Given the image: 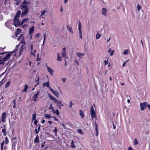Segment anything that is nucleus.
I'll return each instance as SVG.
<instances>
[{"label":"nucleus","mask_w":150,"mask_h":150,"mask_svg":"<svg viewBox=\"0 0 150 150\" xmlns=\"http://www.w3.org/2000/svg\"><path fill=\"white\" fill-rule=\"evenodd\" d=\"M39 142V136L38 135L36 136L35 138L34 139V142L38 143Z\"/></svg>","instance_id":"18"},{"label":"nucleus","mask_w":150,"mask_h":150,"mask_svg":"<svg viewBox=\"0 0 150 150\" xmlns=\"http://www.w3.org/2000/svg\"><path fill=\"white\" fill-rule=\"evenodd\" d=\"M9 52H4L0 53V55L4 54H5L8 53Z\"/></svg>","instance_id":"46"},{"label":"nucleus","mask_w":150,"mask_h":150,"mask_svg":"<svg viewBox=\"0 0 150 150\" xmlns=\"http://www.w3.org/2000/svg\"><path fill=\"white\" fill-rule=\"evenodd\" d=\"M46 12V10H44L43 11H41V14L40 17V18L41 16L44 15H45V13Z\"/></svg>","instance_id":"26"},{"label":"nucleus","mask_w":150,"mask_h":150,"mask_svg":"<svg viewBox=\"0 0 150 150\" xmlns=\"http://www.w3.org/2000/svg\"><path fill=\"white\" fill-rule=\"evenodd\" d=\"M24 37H23V38L21 40V43L23 44H25V42L24 40Z\"/></svg>","instance_id":"40"},{"label":"nucleus","mask_w":150,"mask_h":150,"mask_svg":"<svg viewBox=\"0 0 150 150\" xmlns=\"http://www.w3.org/2000/svg\"><path fill=\"white\" fill-rule=\"evenodd\" d=\"M140 110H144V109L146 108L147 105H148V103L146 102L140 103Z\"/></svg>","instance_id":"5"},{"label":"nucleus","mask_w":150,"mask_h":150,"mask_svg":"<svg viewBox=\"0 0 150 150\" xmlns=\"http://www.w3.org/2000/svg\"><path fill=\"white\" fill-rule=\"evenodd\" d=\"M101 37V35L97 33L96 35V39H99Z\"/></svg>","instance_id":"34"},{"label":"nucleus","mask_w":150,"mask_h":150,"mask_svg":"<svg viewBox=\"0 0 150 150\" xmlns=\"http://www.w3.org/2000/svg\"><path fill=\"white\" fill-rule=\"evenodd\" d=\"M15 51H14V50L13 51H12V52H9L10 53H9V54H10L11 55V54L13 53L14 52H15Z\"/></svg>","instance_id":"63"},{"label":"nucleus","mask_w":150,"mask_h":150,"mask_svg":"<svg viewBox=\"0 0 150 150\" xmlns=\"http://www.w3.org/2000/svg\"><path fill=\"white\" fill-rule=\"evenodd\" d=\"M35 134H38V133L39 132V131H38L36 129H35Z\"/></svg>","instance_id":"49"},{"label":"nucleus","mask_w":150,"mask_h":150,"mask_svg":"<svg viewBox=\"0 0 150 150\" xmlns=\"http://www.w3.org/2000/svg\"><path fill=\"white\" fill-rule=\"evenodd\" d=\"M71 146L72 148H75L76 146L74 144L73 142V141L71 143Z\"/></svg>","instance_id":"37"},{"label":"nucleus","mask_w":150,"mask_h":150,"mask_svg":"<svg viewBox=\"0 0 150 150\" xmlns=\"http://www.w3.org/2000/svg\"><path fill=\"white\" fill-rule=\"evenodd\" d=\"M34 124H35V125L36 126H37V120H34Z\"/></svg>","instance_id":"50"},{"label":"nucleus","mask_w":150,"mask_h":150,"mask_svg":"<svg viewBox=\"0 0 150 150\" xmlns=\"http://www.w3.org/2000/svg\"><path fill=\"white\" fill-rule=\"evenodd\" d=\"M81 22L79 21V25H78V29L79 30V32L81 31Z\"/></svg>","instance_id":"20"},{"label":"nucleus","mask_w":150,"mask_h":150,"mask_svg":"<svg viewBox=\"0 0 150 150\" xmlns=\"http://www.w3.org/2000/svg\"><path fill=\"white\" fill-rule=\"evenodd\" d=\"M108 62V60H107V61L105 60L104 61V62L105 63V65H107V64Z\"/></svg>","instance_id":"59"},{"label":"nucleus","mask_w":150,"mask_h":150,"mask_svg":"<svg viewBox=\"0 0 150 150\" xmlns=\"http://www.w3.org/2000/svg\"><path fill=\"white\" fill-rule=\"evenodd\" d=\"M39 76H38V79L37 80H36L35 81V82H38L36 83V84L35 85V86H37L39 84Z\"/></svg>","instance_id":"32"},{"label":"nucleus","mask_w":150,"mask_h":150,"mask_svg":"<svg viewBox=\"0 0 150 150\" xmlns=\"http://www.w3.org/2000/svg\"><path fill=\"white\" fill-rule=\"evenodd\" d=\"M147 106L148 107V109H149L150 110V104L149 105H148Z\"/></svg>","instance_id":"64"},{"label":"nucleus","mask_w":150,"mask_h":150,"mask_svg":"<svg viewBox=\"0 0 150 150\" xmlns=\"http://www.w3.org/2000/svg\"><path fill=\"white\" fill-rule=\"evenodd\" d=\"M11 56V54H7L6 55V56L3 58H2L1 57V58H0V61L2 62H0V64H4L6 61L8 60Z\"/></svg>","instance_id":"2"},{"label":"nucleus","mask_w":150,"mask_h":150,"mask_svg":"<svg viewBox=\"0 0 150 150\" xmlns=\"http://www.w3.org/2000/svg\"><path fill=\"white\" fill-rule=\"evenodd\" d=\"M22 37V34H21L20 35V36H19V38H18V40H19V39H20Z\"/></svg>","instance_id":"58"},{"label":"nucleus","mask_w":150,"mask_h":150,"mask_svg":"<svg viewBox=\"0 0 150 150\" xmlns=\"http://www.w3.org/2000/svg\"><path fill=\"white\" fill-rule=\"evenodd\" d=\"M134 145H137L138 144V142L137 139L135 138L134 139Z\"/></svg>","instance_id":"31"},{"label":"nucleus","mask_w":150,"mask_h":150,"mask_svg":"<svg viewBox=\"0 0 150 150\" xmlns=\"http://www.w3.org/2000/svg\"><path fill=\"white\" fill-rule=\"evenodd\" d=\"M50 90L57 97H59V93L58 92L54 90L51 88H50Z\"/></svg>","instance_id":"8"},{"label":"nucleus","mask_w":150,"mask_h":150,"mask_svg":"<svg viewBox=\"0 0 150 150\" xmlns=\"http://www.w3.org/2000/svg\"><path fill=\"white\" fill-rule=\"evenodd\" d=\"M24 46V45H22L21 46V50L20 52V54L21 53V52L23 50V47Z\"/></svg>","instance_id":"45"},{"label":"nucleus","mask_w":150,"mask_h":150,"mask_svg":"<svg viewBox=\"0 0 150 150\" xmlns=\"http://www.w3.org/2000/svg\"><path fill=\"white\" fill-rule=\"evenodd\" d=\"M107 10L105 8H103L102 11V14L105 16H106Z\"/></svg>","instance_id":"15"},{"label":"nucleus","mask_w":150,"mask_h":150,"mask_svg":"<svg viewBox=\"0 0 150 150\" xmlns=\"http://www.w3.org/2000/svg\"><path fill=\"white\" fill-rule=\"evenodd\" d=\"M79 36H80V38L82 39V32L81 31L79 32Z\"/></svg>","instance_id":"44"},{"label":"nucleus","mask_w":150,"mask_h":150,"mask_svg":"<svg viewBox=\"0 0 150 150\" xmlns=\"http://www.w3.org/2000/svg\"><path fill=\"white\" fill-rule=\"evenodd\" d=\"M13 104H14V105H16V100L15 99H14L13 100Z\"/></svg>","instance_id":"55"},{"label":"nucleus","mask_w":150,"mask_h":150,"mask_svg":"<svg viewBox=\"0 0 150 150\" xmlns=\"http://www.w3.org/2000/svg\"><path fill=\"white\" fill-rule=\"evenodd\" d=\"M13 21L14 22L13 25L16 27H17L18 25H21V23L18 18H14Z\"/></svg>","instance_id":"4"},{"label":"nucleus","mask_w":150,"mask_h":150,"mask_svg":"<svg viewBox=\"0 0 150 150\" xmlns=\"http://www.w3.org/2000/svg\"><path fill=\"white\" fill-rule=\"evenodd\" d=\"M32 120H35V118L36 117V113L35 112V113L33 114L32 115Z\"/></svg>","instance_id":"33"},{"label":"nucleus","mask_w":150,"mask_h":150,"mask_svg":"<svg viewBox=\"0 0 150 150\" xmlns=\"http://www.w3.org/2000/svg\"><path fill=\"white\" fill-rule=\"evenodd\" d=\"M52 117L56 121L59 122L58 120L55 117H53V116H52Z\"/></svg>","instance_id":"54"},{"label":"nucleus","mask_w":150,"mask_h":150,"mask_svg":"<svg viewBox=\"0 0 150 150\" xmlns=\"http://www.w3.org/2000/svg\"><path fill=\"white\" fill-rule=\"evenodd\" d=\"M43 86H45L49 88L50 90V88H51L50 86L49 82L48 81H47V82L44 83H43Z\"/></svg>","instance_id":"16"},{"label":"nucleus","mask_w":150,"mask_h":150,"mask_svg":"<svg viewBox=\"0 0 150 150\" xmlns=\"http://www.w3.org/2000/svg\"><path fill=\"white\" fill-rule=\"evenodd\" d=\"M30 50H31V54L33 56H35V52H36L35 49H34V50H33V45H30Z\"/></svg>","instance_id":"9"},{"label":"nucleus","mask_w":150,"mask_h":150,"mask_svg":"<svg viewBox=\"0 0 150 150\" xmlns=\"http://www.w3.org/2000/svg\"><path fill=\"white\" fill-rule=\"evenodd\" d=\"M53 112L54 113H55L57 115H59V112L58 110H54L53 111Z\"/></svg>","instance_id":"28"},{"label":"nucleus","mask_w":150,"mask_h":150,"mask_svg":"<svg viewBox=\"0 0 150 150\" xmlns=\"http://www.w3.org/2000/svg\"><path fill=\"white\" fill-rule=\"evenodd\" d=\"M129 52V50H125L124 52H122V54H127Z\"/></svg>","instance_id":"30"},{"label":"nucleus","mask_w":150,"mask_h":150,"mask_svg":"<svg viewBox=\"0 0 150 150\" xmlns=\"http://www.w3.org/2000/svg\"><path fill=\"white\" fill-rule=\"evenodd\" d=\"M95 130H96V131H98V129L97 125L96 123V124Z\"/></svg>","instance_id":"51"},{"label":"nucleus","mask_w":150,"mask_h":150,"mask_svg":"<svg viewBox=\"0 0 150 150\" xmlns=\"http://www.w3.org/2000/svg\"><path fill=\"white\" fill-rule=\"evenodd\" d=\"M44 116L45 117L48 118H51L52 117V116H51V115H50L47 114H45L44 115Z\"/></svg>","instance_id":"22"},{"label":"nucleus","mask_w":150,"mask_h":150,"mask_svg":"<svg viewBox=\"0 0 150 150\" xmlns=\"http://www.w3.org/2000/svg\"><path fill=\"white\" fill-rule=\"evenodd\" d=\"M31 3L30 2L23 1L21 4L20 8L22 11V13L21 14V17H22L24 15L27 14L29 11V9L28 6Z\"/></svg>","instance_id":"1"},{"label":"nucleus","mask_w":150,"mask_h":150,"mask_svg":"<svg viewBox=\"0 0 150 150\" xmlns=\"http://www.w3.org/2000/svg\"><path fill=\"white\" fill-rule=\"evenodd\" d=\"M21 12L20 11H18L16 14V15L15 16L14 18H18L20 17V15L21 14Z\"/></svg>","instance_id":"14"},{"label":"nucleus","mask_w":150,"mask_h":150,"mask_svg":"<svg viewBox=\"0 0 150 150\" xmlns=\"http://www.w3.org/2000/svg\"><path fill=\"white\" fill-rule=\"evenodd\" d=\"M15 51H14V50L13 51H12V52H9L10 53H9V54H10L11 55V54L13 53L14 52H15Z\"/></svg>","instance_id":"62"},{"label":"nucleus","mask_w":150,"mask_h":150,"mask_svg":"<svg viewBox=\"0 0 150 150\" xmlns=\"http://www.w3.org/2000/svg\"><path fill=\"white\" fill-rule=\"evenodd\" d=\"M76 54L78 57L79 58H82L83 56L85 55V54L83 53V54L81 53L77 52Z\"/></svg>","instance_id":"12"},{"label":"nucleus","mask_w":150,"mask_h":150,"mask_svg":"<svg viewBox=\"0 0 150 150\" xmlns=\"http://www.w3.org/2000/svg\"><path fill=\"white\" fill-rule=\"evenodd\" d=\"M34 26L31 27L29 29V34L32 33L34 31Z\"/></svg>","instance_id":"21"},{"label":"nucleus","mask_w":150,"mask_h":150,"mask_svg":"<svg viewBox=\"0 0 150 150\" xmlns=\"http://www.w3.org/2000/svg\"><path fill=\"white\" fill-rule=\"evenodd\" d=\"M4 144V141H3L2 143L1 144V146H3Z\"/></svg>","instance_id":"57"},{"label":"nucleus","mask_w":150,"mask_h":150,"mask_svg":"<svg viewBox=\"0 0 150 150\" xmlns=\"http://www.w3.org/2000/svg\"><path fill=\"white\" fill-rule=\"evenodd\" d=\"M57 60L58 61H61L62 60L61 57L60 56L57 57Z\"/></svg>","instance_id":"43"},{"label":"nucleus","mask_w":150,"mask_h":150,"mask_svg":"<svg viewBox=\"0 0 150 150\" xmlns=\"http://www.w3.org/2000/svg\"><path fill=\"white\" fill-rule=\"evenodd\" d=\"M128 150H133L131 147H129Z\"/></svg>","instance_id":"60"},{"label":"nucleus","mask_w":150,"mask_h":150,"mask_svg":"<svg viewBox=\"0 0 150 150\" xmlns=\"http://www.w3.org/2000/svg\"><path fill=\"white\" fill-rule=\"evenodd\" d=\"M39 35H40L39 33H38V34L35 35V38L39 37Z\"/></svg>","instance_id":"56"},{"label":"nucleus","mask_w":150,"mask_h":150,"mask_svg":"<svg viewBox=\"0 0 150 150\" xmlns=\"http://www.w3.org/2000/svg\"><path fill=\"white\" fill-rule=\"evenodd\" d=\"M61 79H62V81H63V82L64 83V82H65L66 80V78H62Z\"/></svg>","instance_id":"47"},{"label":"nucleus","mask_w":150,"mask_h":150,"mask_svg":"<svg viewBox=\"0 0 150 150\" xmlns=\"http://www.w3.org/2000/svg\"><path fill=\"white\" fill-rule=\"evenodd\" d=\"M90 114L91 115L92 120L94 118L96 119V116L95 112V110L92 106L91 107Z\"/></svg>","instance_id":"3"},{"label":"nucleus","mask_w":150,"mask_h":150,"mask_svg":"<svg viewBox=\"0 0 150 150\" xmlns=\"http://www.w3.org/2000/svg\"><path fill=\"white\" fill-rule=\"evenodd\" d=\"M6 112H4L2 113L1 116V121L2 122H5V120L6 119Z\"/></svg>","instance_id":"10"},{"label":"nucleus","mask_w":150,"mask_h":150,"mask_svg":"<svg viewBox=\"0 0 150 150\" xmlns=\"http://www.w3.org/2000/svg\"><path fill=\"white\" fill-rule=\"evenodd\" d=\"M10 81H8L6 83L5 86V87L6 88H7L10 85Z\"/></svg>","instance_id":"35"},{"label":"nucleus","mask_w":150,"mask_h":150,"mask_svg":"<svg viewBox=\"0 0 150 150\" xmlns=\"http://www.w3.org/2000/svg\"><path fill=\"white\" fill-rule=\"evenodd\" d=\"M79 115L82 118H83L84 117V115L83 113L82 110H79Z\"/></svg>","instance_id":"19"},{"label":"nucleus","mask_w":150,"mask_h":150,"mask_svg":"<svg viewBox=\"0 0 150 150\" xmlns=\"http://www.w3.org/2000/svg\"><path fill=\"white\" fill-rule=\"evenodd\" d=\"M54 103H57V106L60 109H61V107L64 105L62 103L61 101L59 100L58 99Z\"/></svg>","instance_id":"6"},{"label":"nucleus","mask_w":150,"mask_h":150,"mask_svg":"<svg viewBox=\"0 0 150 150\" xmlns=\"http://www.w3.org/2000/svg\"><path fill=\"white\" fill-rule=\"evenodd\" d=\"M43 37H44V40H43V44L44 43L45 40L46 38V34H45L43 35Z\"/></svg>","instance_id":"42"},{"label":"nucleus","mask_w":150,"mask_h":150,"mask_svg":"<svg viewBox=\"0 0 150 150\" xmlns=\"http://www.w3.org/2000/svg\"><path fill=\"white\" fill-rule=\"evenodd\" d=\"M72 107V103L71 101L69 103V107L70 108H71Z\"/></svg>","instance_id":"48"},{"label":"nucleus","mask_w":150,"mask_h":150,"mask_svg":"<svg viewBox=\"0 0 150 150\" xmlns=\"http://www.w3.org/2000/svg\"><path fill=\"white\" fill-rule=\"evenodd\" d=\"M21 30L20 29L18 28L17 29V31H16L15 33L16 37H18V35L21 32Z\"/></svg>","instance_id":"17"},{"label":"nucleus","mask_w":150,"mask_h":150,"mask_svg":"<svg viewBox=\"0 0 150 150\" xmlns=\"http://www.w3.org/2000/svg\"><path fill=\"white\" fill-rule=\"evenodd\" d=\"M28 88V86L27 85L25 84V87H24V89L23 90V92H26L27 91V89Z\"/></svg>","instance_id":"24"},{"label":"nucleus","mask_w":150,"mask_h":150,"mask_svg":"<svg viewBox=\"0 0 150 150\" xmlns=\"http://www.w3.org/2000/svg\"><path fill=\"white\" fill-rule=\"evenodd\" d=\"M141 8V6L139 5V4H137V8L138 11H139L140 9Z\"/></svg>","instance_id":"39"},{"label":"nucleus","mask_w":150,"mask_h":150,"mask_svg":"<svg viewBox=\"0 0 150 150\" xmlns=\"http://www.w3.org/2000/svg\"><path fill=\"white\" fill-rule=\"evenodd\" d=\"M128 61V60H127L126 62H124L123 63V65H122L123 67H124L125 66V65L126 64V62H127Z\"/></svg>","instance_id":"61"},{"label":"nucleus","mask_w":150,"mask_h":150,"mask_svg":"<svg viewBox=\"0 0 150 150\" xmlns=\"http://www.w3.org/2000/svg\"><path fill=\"white\" fill-rule=\"evenodd\" d=\"M48 96L51 100H53V102L54 103L57 100V99H56L50 93H48Z\"/></svg>","instance_id":"13"},{"label":"nucleus","mask_w":150,"mask_h":150,"mask_svg":"<svg viewBox=\"0 0 150 150\" xmlns=\"http://www.w3.org/2000/svg\"><path fill=\"white\" fill-rule=\"evenodd\" d=\"M108 52L110 54V56H112L114 53V50L111 51V49H110L108 51Z\"/></svg>","instance_id":"29"},{"label":"nucleus","mask_w":150,"mask_h":150,"mask_svg":"<svg viewBox=\"0 0 150 150\" xmlns=\"http://www.w3.org/2000/svg\"><path fill=\"white\" fill-rule=\"evenodd\" d=\"M76 131H77V132H78V133H80L82 134H83L82 132V131L81 130V129H77Z\"/></svg>","instance_id":"36"},{"label":"nucleus","mask_w":150,"mask_h":150,"mask_svg":"<svg viewBox=\"0 0 150 150\" xmlns=\"http://www.w3.org/2000/svg\"><path fill=\"white\" fill-rule=\"evenodd\" d=\"M47 71L50 73L51 75H53L54 71L51 68L48 67L47 65L46 66Z\"/></svg>","instance_id":"11"},{"label":"nucleus","mask_w":150,"mask_h":150,"mask_svg":"<svg viewBox=\"0 0 150 150\" xmlns=\"http://www.w3.org/2000/svg\"><path fill=\"white\" fill-rule=\"evenodd\" d=\"M49 109L53 111L54 110L53 107L52 106V104H50L49 107Z\"/></svg>","instance_id":"41"},{"label":"nucleus","mask_w":150,"mask_h":150,"mask_svg":"<svg viewBox=\"0 0 150 150\" xmlns=\"http://www.w3.org/2000/svg\"><path fill=\"white\" fill-rule=\"evenodd\" d=\"M40 93V91H38L36 93L34 94L33 97H32V100H33L35 102H36L38 98V96L39 95V94Z\"/></svg>","instance_id":"7"},{"label":"nucleus","mask_w":150,"mask_h":150,"mask_svg":"<svg viewBox=\"0 0 150 150\" xmlns=\"http://www.w3.org/2000/svg\"><path fill=\"white\" fill-rule=\"evenodd\" d=\"M67 29L70 32H71L72 33H73V31H72L71 28L69 26L67 25Z\"/></svg>","instance_id":"27"},{"label":"nucleus","mask_w":150,"mask_h":150,"mask_svg":"<svg viewBox=\"0 0 150 150\" xmlns=\"http://www.w3.org/2000/svg\"><path fill=\"white\" fill-rule=\"evenodd\" d=\"M1 130L2 132L4 133L6 132V129H2Z\"/></svg>","instance_id":"53"},{"label":"nucleus","mask_w":150,"mask_h":150,"mask_svg":"<svg viewBox=\"0 0 150 150\" xmlns=\"http://www.w3.org/2000/svg\"><path fill=\"white\" fill-rule=\"evenodd\" d=\"M53 131L55 133H57V127H55V128L54 129V130Z\"/></svg>","instance_id":"52"},{"label":"nucleus","mask_w":150,"mask_h":150,"mask_svg":"<svg viewBox=\"0 0 150 150\" xmlns=\"http://www.w3.org/2000/svg\"><path fill=\"white\" fill-rule=\"evenodd\" d=\"M28 18H25L23 19L21 23V25H22L23 23H24L26 21H28Z\"/></svg>","instance_id":"25"},{"label":"nucleus","mask_w":150,"mask_h":150,"mask_svg":"<svg viewBox=\"0 0 150 150\" xmlns=\"http://www.w3.org/2000/svg\"><path fill=\"white\" fill-rule=\"evenodd\" d=\"M62 57L64 58H66V52H62Z\"/></svg>","instance_id":"23"},{"label":"nucleus","mask_w":150,"mask_h":150,"mask_svg":"<svg viewBox=\"0 0 150 150\" xmlns=\"http://www.w3.org/2000/svg\"><path fill=\"white\" fill-rule=\"evenodd\" d=\"M5 144H7L9 142L8 139V138L7 137H6L5 139Z\"/></svg>","instance_id":"38"}]
</instances>
